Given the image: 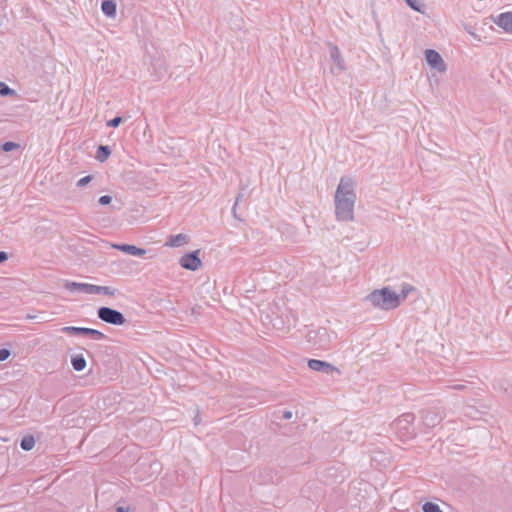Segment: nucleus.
<instances>
[{
	"instance_id": "obj_11",
	"label": "nucleus",
	"mask_w": 512,
	"mask_h": 512,
	"mask_svg": "<svg viewBox=\"0 0 512 512\" xmlns=\"http://www.w3.org/2000/svg\"><path fill=\"white\" fill-rule=\"evenodd\" d=\"M328 46H329L330 58L335 63V66H336L335 67V69L337 70L336 74H339L340 72L345 70L344 59L341 55L339 48L336 45L329 43ZM332 72L335 73L334 68H332Z\"/></svg>"
},
{
	"instance_id": "obj_27",
	"label": "nucleus",
	"mask_w": 512,
	"mask_h": 512,
	"mask_svg": "<svg viewBox=\"0 0 512 512\" xmlns=\"http://www.w3.org/2000/svg\"><path fill=\"white\" fill-rule=\"evenodd\" d=\"M123 122V118L121 116H116L113 119L109 120L106 125L108 127L117 128Z\"/></svg>"
},
{
	"instance_id": "obj_30",
	"label": "nucleus",
	"mask_w": 512,
	"mask_h": 512,
	"mask_svg": "<svg viewBox=\"0 0 512 512\" xmlns=\"http://www.w3.org/2000/svg\"><path fill=\"white\" fill-rule=\"evenodd\" d=\"M243 199V194H238L237 197H236V201H235V204L234 206L232 207V213L234 215L235 218H238L237 214H236V206L238 205V203Z\"/></svg>"
},
{
	"instance_id": "obj_28",
	"label": "nucleus",
	"mask_w": 512,
	"mask_h": 512,
	"mask_svg": "<svg viewBox=\"0 0 512 512\" xmlns=\"http://www.w3.org/2000/svg\"><path fill=\"white\" fill-rule=\"evenodd\" d=\"M112 201V197L110 195H103L98 199V203L102 206L109 205Z\"/></svg>"
},
{
	"instance_id": "obj_8",
	"label": "nucleus",
	"mask_w": 512,
	"mask_h": 512,
	"mask_svg": "<svg viewBox=\"0 0 512 512\" xmlns=\"http://www.w3.org/2000/svg\"><path fill=\"white\" fill-rule=\"evenodd\" d=\"M425 59L430 67L438 72L446 71V64L442 56L434 49L425 50Z\"/></svg>"
},
{
	"instance_id": "obj_3",
	"label": "nucleus",
	"mask_w": 512,
	"mask_h": 512,
	"mask_svg": "<svg viewBox=\"0 0 512 512\" xmlns=\"http://www.w3.org/2000/svg\"><path fill=\"white\" fill-rule=\"evenodd\" d=\"M414 421L415 415L413 413H404L395 419L391 426L399 437L403 439H411L416 435L415 428L413 426Z\"/></svg>"
},
{
	"instance_id": "obj_29",
	"label": "nucleus",
	"mask_w": 512,
	"mask_h": 512,
	"mask_svg": "<svg viewBox=\"0 0 512 512\" xmlns=\"http://www.w3.org/2000/svg\"><path fill=\"white\" fill-rule=\"evenodd\" d=\"M11 351L6 348L0 349V362H3L9 358Z\"/></svg>"
},
{
	"instance_id": "obj_15",
	"label": "nucleus",
	"mask_w": 512,
	"mask_h": 512,
	"mask_svg": "<svg viewBox=\"0 0 512 512\" xmlns=\"http://www.w3.org/2000/svg\"><path fill=\"white\" fill-rule=\"evenodd\" d=\"M101 10L105 16L114 18L117 12V4L114 0H103Z\"/></svg>"
},
{
	"instance_id": "obj_18",
	"label": "nucleus",
	"mask_w": 512,
	"mask_h": 512,
	"mask_svg": "<svg viewBox=\"0 0 512 512\" xmlns=\"http://www.w3.org/2000/svg\"><path fill=\"white\" fill-rule=\"evenodd\" d=\"M35 446V438L33 435H26L20 441V447L24 451H30Z\"/></svg>"
},
{
	"instance_id": "obj_25",
	"label": "nucleus",
	"mask_w": 512,
	"mask_h": 512,
	"mask_svg": "<svg viewBox=\"0 0 512 512\" xmlns=\"http://www.w3.org/2000/svg\"><path fill=\"white\" fill-rule=\"evenodd\" d=\"M19 147H20V145L16 142L6 141L1 145V150L4 152H11Z\"/></svg>"
},
{
	"instance_id": "obj_19",
	"label": "nucleus",
	"mask_w": 512,
	"mask_h": 512,
	"mask_svg": "<svg viewBox=\"0 0 512 512\" xmlns=\"http://www.w3.org/2000/svg\"><path fill=\"white\" fill-rule=\"evenodd\" d=\"M116 289L109 286H98L93 284V294H102L108 296H114Z\"/></svg>"
},
{
	"instance_id": "obj_32",
	"label": "nucleus",
	"mask_w": 512,
	"mask_h": 512,
	"mask_svg": "<svg viewBox=\"0 0 512 512\" xmlns=\"http://www.w3.org/2000/svg\"><path fill=\"white\" fill-rule=\"evenodd\" d=\"M293 414L291 411H284L283 418L286 420H290L292 418Z\"/></svg>"
},
{
	"instance_id": "obj_33",
	"label": "nucleus",
	"mask_w": 512,
	"mask_h": 512,
	"mask_svg": "<svg viewBox=\"0 0 512 512\" xmlns=\"http://www.w3.org/2000/svg\"><path fill=\"white\" fill-rule=\"evenodd\" d=\"M129 508H126V507H123V506H118L116 508V512H128Z\"/></svg>"
},
{
	"instance_id": "obj_35",
	"label": "nucleus",
	"mask_w": 512,
	"mask_h": 512,
	"mask_svg": "<svg viewBox=\"0 0 512 512\" xmlns=\"http://www.w3.org/2000/svg\"><path fill=\"white\" fill-rule=\"evenodd\" d=\"M463 386L462 385H455L453 388L454 389H461Z\"/></svg>"
},
{
	"instance_id": "obj_1",
	"label": "nucleus",
	"mask_w": 512,
	"mask_h": 512,
	"mask_svg": "<svg viewBox=\"0 0 512 512\" xmlns=\"http://www.w3.org/2000/svg\"><path fill=\"white\" fill-rule=\"evenodd\" d=\"M356 193L351 178L342 177L335 193V215L339 221L354 219Z\"/></svg>"
},
{
	"instance_id": "obj_20",
	"label": "nucleus",
	"mask_w": 512,
	"mask_h": 512,
	"mask_svg": "<svg viewBox=\"0 0 512 512\" xmlns=\"http://www.w3.org/2000/svg\"><path fill=\"white\" fill-rule=\"evenodd\" d=\"M405 3L414 11L421 14L425 13L426 6L421 0H405Z\"/></svg>"
},
{
	"instance_id": "obj_34",
	"label": "nucleus",
	"mask_w": 512,
	"mask_h": 512,
	"mask_svg": "<svg viewBox=\"0 0 512 512\" xmlns=\"http://www.w3.org/2000/svg\"><path fill=\"white\" fill-rule=\"evenodd\" d=\"M194 422H195V425H198V423H199V416L198 415L194 418Z\"/></svg>"
},
{
	"instance_id": "obj_13",
	"label": "nucleus",
	"mask_w": 512,
	"mask_h": 512,
	"mask_svg": "<svg viewBox=\"0 0 512 512\" xmlns=\"http://www.w3.org/2000/svg\"><path fill=\"white\" fill-rule=\"evenodd\" d=\"M113 247L123 253L132 255V256H143L146 253L145 249L139 248L132 244H115Z\"/></svg>"
},
{
	"instance_id": "obj_12",
	"label": "nucleus",
	"mask_w": 512,
	"mask_h": 512,
	"mask_svg": "<svg viewBox=\"0 0 512 512\" xmlns=\"http://www.w3.org/2000/svg\"><path fill=\"white\" fill-rule=\"evenodd\" d=\"M64 287L70 292L93 294V284L66 281Z\"/></svg>"
},
{
	"instance_id": "obj_17",
	"label": "nucleus",
	"mask_w": 512,
	"mask_h": 512,
	"mask_svg": "<svg viewBox=\"0 0 512 512\" xmlns=\"http://www.w3.org/2000/svg\"><path fill=\"white\" fill-rule=\"evenodd\" d=\"M111 148L107 145H99L96 151V160L103 163L105 162L111 155Z\"/></svg>"
},
{
	"instance_id": "obj_2",
	"label": "nucleus",
	"mask_w": 512,
	"mask_h": 512,
	"mask_svg": "<svg viewBox=\"0 0 512 512\" xmlns=\"http://www.w3.org/2000/svg\"><path fill=\"white\" fill-rule=\"evenodd\" d=\"M364 300L382 310H392L400 306V296L389 287L372 291Z\"/></svg>"
},
{
	"instance_id": "obj_9",
	"label": "nucleus",
	"mask_w": 512,
	"mask_h": 512,
	"mask_svg": "<svg viewBox=\"0 0 512 512\" xmlns=\"http://www.w3.org/2000/svg\"><path fill=\"white\" fill-rule=\"evenodd\" d=\"M308 367L313 371L322 372L328 375L333 374L334 372L340 374V370L338 368L323 360L309 359Z\"/></svg>"
},
{
	"instance_id": "obj_21",
	"label": "nucleus",
	"mask_w": 512,
	"mask_h": 512,
	"mask_svg": "<svg viewBox=\"0 0 512 512\" xmlns=\"http://www.w3.org/2000/svg\"><path fill=\"white\" fill-rule=\"evenodd\" d=\"M316 334L319 336L320 340L318 342L319 344V347L325 349L328 344H329V340H323L324 337H328V331L326 328H320L317 330Z\"/></svg>"
},
{
	"instance_id": "obj_16",
	"label": "nucleus",
	"mask_w": 512,
	"mask_h": 512,
	"mask_svg": "<svg viewBox=\"0 0 512 512\" xmlns=\"http://www.w3.org/2000/svg\"><path fill=\"white\" fill-rule=\"evenodd\" d=\"M71 365L75 371H83L87 365L83 354H74L71 356Z\"/></svg>"
},
{
	"instance_id": "obj_24",
	"label": "nucleus",
	"mask_w": 512,
	"mask_h": 512,
	"mask_svg": "<svg viewBox=\"0 0 512 512\" xmlns=\"http://www.w3.org/2000/svg\"><path fill=\"white\" fill-rule=\"evenodd\" d=\"M415 288L413 286H411L410 284H404L402 285V289H401V294H398V296H400V303L406 299V297L408 296V294L412 291H414Z\"/></svg>"
},
{
	"instance_id": "obj_4",
	"label": "nucleus",
	"mask_w": 512,
	"mask_h": 512,
	"mask_svg": "<svg viewBox=\"0 0 512 512\" xmlns=\"http://www.w3.org/2000/svg\"><path fill=\"white\" fill-rule=\"evenodd\" d=\"M97 316L101 321L115 326L126 323V318L120 311L107 306L98 308Z\"/></svg>"
},
{
	"instance_id": "obj_10",
	"label": "nucleus",
	"mask_w": 512,
	"mask_h": 512,
	"mask_svg": "<svg viewBox=\"0 0 512 512\" xmlns=\"http://www.w3.org/2000/svg\"><path fill=\"white\" fill-rule=\"evenodd\" d=\"M491 20L504 32L512 34V12H502L497 16H491Z\"/></svg>"
},
{
	"instance_id": "obj_6",
	"label": "nucleus",
	"mask_w": 512,
	"mask_h": 512,
	"mask_svg": "<svg viewBox=\"0 0 512 512\" xmlns=\"http://www.w3.org/2000/svg\"><path fill=\"white\" fill-rule=\"evenodd\" d=\"M62 332L69 335H83L94 340H103L106 338V335L103 332L86 327L65 326L62 328Z\"/></svg>"
},
{
	"instance_id": "obj_14",
	"label": "nucleus",
	"mask_w": 512,
	"mask_h": 512,
	"mask_svg": "<svg viewBox=\"0 0 512 512\" xmlns=\"http://www.w3.org/2000/svg\"><path fill=\"white\" fill-rule=\"evenodd\" d=\"M189 242V236L183 233L170 235L165 243L169 247H180Z\"/></svg>"
},
{
	"instance_id": "obj_7",
	"label": "nucleus",
	"mask_w": 512,
	"mask_h": 512,
	"mask_svg": "<svg viewBox=\"0 0 512 512\" xmlns=\"http://www.w3.org/2000/svg\"><path fill=\"white\" fill-rule=\"evenodd\" d=\"M199 254L200 250L185 253L179 260L180 266L189 271L198 270L202 266Z\"/></svg>"
},
{
	"instance_id": "obj_31",
	"label": "nucleus",
	"mask_w": 512,
	"mask_h": 512,
	"mask_svg": "<svg viewBox=\"0 0 512 512\" xmlns=\"http://www.w3.org/2000/svg\"><path fill=\"white\" fill-rule=\"evenodd\" d=\"M8 253L5 251H0V264L8 260Z\"/></svg>"
},
{
	"instance_id": "obj_23",
	"label": "nucleus",
	"mask_w": 512,
	"mask_h": 512,
	"mask_svg": "<svg viewBox=\"0 0 512 512\" xmlns=\"http://www.w3.org/2000/svg\"><path fill=\"white\" fill-rule=\"evenodd\" d=\"M422 510L423 512H443L438 504L431 501L424 503L422 506Z\"/></svg>"
},
{
	"instance_id": "obj_22",
	"label": "nucleus",
	"mask_w": 512,
	"mask_h": 512,
	"mask_svg": "<svg viewBox=\"0 0 512 512\" xmlns=\"http://www.w3.org/2000/svg\"><path fill=\"white\" fill-rule=\"evenodd\" d=\"M15 94L14 89L10 88L6 83L0 82V95L2 97L14 96Z\"/></svg>"
},
{
	"instance_id": "obj_26",
	"label": "nucleus",
	"mask_w": 512,
	"mask_h": 512,
	"mask_svg": "<svg viewBox=\"0 0 512 512\" xmlns=\"http://www.w3.org/2000/svg\"><path fill=\"white\" fill-rule=\"evenodd\" d=\"M94 176L93 175H87L85 177H82L81 179H79L76 183V186L78 188H83L85 187L86 185H88L92 180H93Z\"/></svg>"
},
{
	"instance_id": "obj_5",
	"label": "nucleus",
	"mask_w": 512,
	"mask_h": 512,
	"mask_svg": "<svg viewBox=\"0 0 512 512\" xmlns=\"http://www.w3.org/2000/svg\"><path fill=\"white\" fill-rule=\"evenodd\" d=\"M422 423L427 428L436 427L445 417V412L441 408H429L421 410Z\"/></svg>"
}]
</instances>
